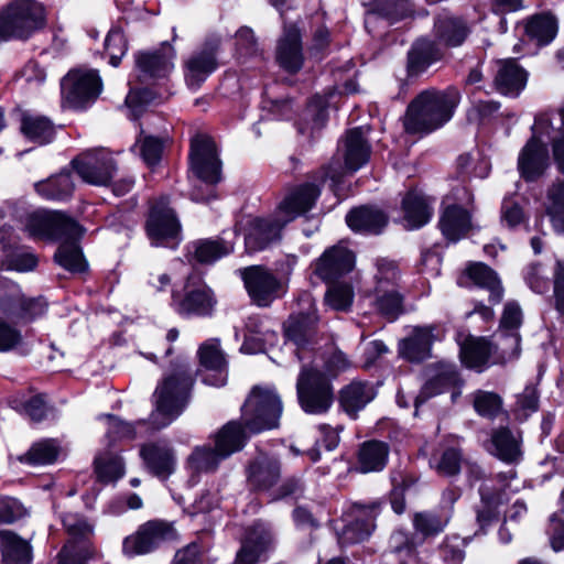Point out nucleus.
Listing matches in <instances>:
<instances>
[{"label": "nucleus", "instance_id": "e2e57ef3", "mask_svg": "<svg viewBox=\"0 0 564 564\" xmlns=\"http://www.w3.org/2000/svg\"><path fill=\"white\" fill-rule=\"evenodd\" d=\"M105 48L110 56V64L117 67L127 51V41L119 28L111 29L105 40Z\"/></svg>", "mask_w": 564, "mask_h": 564}, {"label": "nucleus", "instance_id": "20e7f679", "mask_svg": "<svg viewBox=\"0 0 564 564\" xmlns=\"http://www.w3.org/2000/svg\"><path fill=\"white\" fill-rule=\"evenodd\" d=\"M189 163L193 174L206 183L208 186L215 185L221 178V162L218 158L216 144L213 139L205 133H196L191 139ZM192 199L196 202H206L214 196V188L208 187L204 195L198 188L192 194Z\"/></svg>", "mask_w": 564, "mask_h": 564}, {"label": "nucleus", "instance_id": "0eeeda50", "mask_svg": "<svg viewBox=\"0 0 564 564\" xmlns=\"http://www.w3.org/2000/svg\"><path fill=\"white\" fill-rule=\"evenodd\" d=\"M102 88L96 70L73 69L62 80L65 102L74 109H83L94 102Z\"/></svg>", "mask_w": 564, "mask_h": 564}, {"label": "nucleus", "instance_id": "f3484780", "mask_svg": "<svg viewBox=\"0 0 564 564\" xmlns=\"http://www.w3.org/2000/svg\"><path fill=\"white\" fill-rule=\"evenodd\" d=\"M281 215L269 218H253L249 221L245 237L249 251H260L280 238L281 229L286 225Z\"/></svg>", "mask_w": 564, "mask_h": 564}, {"label": "nucleus", "instance_id": "b1692460", "mask_svg": "<svg viewBox=\"0 0 564 564\" xmlns=\"http://www.w3.org/2000/svg\"><path fill=\"white\" fill-rule=\"evenodd\" d=\"M174 56L173 47L164 43L155 51L138 53L135 64L143 77L162 78L172 72Z\"/></svg>", "mask_w": 564, "mask_h": 564}, {"label": "nucleus", "instance_id": "72a5a7b5", "mask_svg": "<svg viewBox=\"0 0 564 564\" xmlns=\"http://www.w3.org/2000/svg\"><path fill=\"white\" fill-rule=\"evenodd\" d=\"M344 149L345 165L351 172L359 170L369 161L371 147L360 127L347 131Z\"/></svg>", "mask_w": 564, "mask_h": 564}, {"label": "nucleus", "instance_id": "4d7b16f0", "mask_svg": "<svg viewBox=\"0 0 564 564\" xmlns=\"http://www.w3.org/2000/svg\"><path fill=\"white\" fill-rule=\"evenodd\" d=\"M352 299V288L348 283L332 284L325 294L326 304L335 311H347Z\"/></svg>", "mask_w": 564, "mask_h": 564}, {"label": "nucleus", "instance_id": "39448f33", "mask_svg": "<svg viewBox=\"0 0 564 564\" xmlns=\"http://www.w3.org/2000/svg\"><path fill=\"white\" fill-rule=\"evenodd\" d=\"M296 394L301 409L307 414L327 413L335 400L330 378L324 371L310 366H303L299 373Z\"/></svg>", "mask_w": 564, "mask_h": 564}, {"label": "nucleus", "instance_id": "ea45409f", "mask_svg": "<svg viewBox=\"0 0 564 564\" xmlns=\"http://www.w3.org/2000/svg\"><path fill=\"white\" fill-rule=\"evenodd\" d=\"M247 432L242 422L227 423L216 435L217 451H220V455L226 458L240 451L246 443Z\"/></svg>", "mask_w": 564, "mask_h": 564}, {"label": "nucleus", "instance_id": "8fccbe9b", "mask_svg": "<svg viewBox=\"0 0 564 564\" xmlns=\"http://www.w3.org/2000/svg\"><path fill=\"white\" fill-rule=\"evenodd\" d=\"M77 242L78 240L61 243L55 253L56 262L72 272H82L86 268L85 259Z\"/></svg>", "mask_w": 564, "mask_h": 564}, {"label": "nucleus", "instance_id": "e433bc0d", "mask_svg": "<svg viewBox=\"0 0 564 564\" xmlns=\"http://www.w3.org/2000/svg\"><path fill=\"white\" fill-rule=\"evenodd\" d=\"M173 305L182 315H208L213 310V299L210 293L204 288L187 290L183 299L177 300L173 293Z\"/></svg>", "mask_w": 564, "mask_h": 564}, {"label": "nucleus", "instance_id": "49530a36", "mask_svg": "<svg viewBox=\"0 0 564 564\" xmlns=\"http://www.w3.org/2000/svg\"><path fill=\"white\" fill-rule=\"evenodd\" d=\"M522 322L523 314L519 303L516 301L507 302L502 311L499 327L503 333L511 332V334L507 335L513 339L518 351L520 350L521 336L517 330L522 325Z\"/></svg>", "mask_w": 564, "mask_h": 564}, {"label": "nucleus", "instance_id": "f03ea898", "mask_svg": "<svg viewBox=\"0 0 564 564\" xmlns=\"http://www.w3.org/2000/svg\"><path fill=\"white\" fill-rule=\"evenodd\" d=\"M46 25V11L35 0H13L0 9V43L26 41Z\"/></svg>", "mask_w": 564, "mask_h": 564}, {"label": "nucleus", "instance_id": "a211bd4d", "mask_svg": "<svg viewBox=\"0 0 564 564\" xmlns=\"http://www.w3.org/2000/svg\"><path fill=\"white\" fill-rule=\"evenodd\" d=\"M180 224L174 212L169 207V199L162 197L152 207L147 221L149 237L155 242L177 235Z\"/></svg>", "mask_w": 564, "mask_h": 564}, {"label": "nucleus", "instance_id": "864d4df0", "mask_svg": "<svg viewBox=\"0 0 564 564\" xmlns=\"http://www.w3.org/2000/svg\"><path fill=\"white\" fill-rule=\"evenodd\" d=\"M463 451L459 447H446L435 466L436 473L442 477H456L462 470L464 464Z\"/></svg>", "mask_w": 564, "mask_h": 564}, {"label": "nucleus", "instance_id": "f257e3e1", "mask_svg": "<svg viewBox=\"0 0 564 564\" xmlns=\"http://www.w3.org/2000/svg\"><path fill=\"white\" fill-rule=\"evenodd\" d=\"M193 383V373L184 362L174 364L172 371L162 378L152 397L154 410L150 423L155 430L167 426L181 415L188 403Z\"/></svg>", "mask_w": 564, "mask_h": 564}, {"label": "nucleus", "instance_id": "bb28decb", "mask_svg": "<svg viewBox=\"0 0 564 564\" xmlns=\"http://www.w3.org/2000/svg\"><path fill=\"white\" fill-rule=\"evenodd\" d=\"M400 216L395 220L406 230L423 226V187L415 184L405 188L400 195Z\"/></svg>", "mask_w": 564, "mask_h": 564}, {"label": "nucleus", "instance_id": "69168bd1", "mask_svg": "<svg viewBox=\"0 0 564 564\" xmlns=\"http://www.w3.org/2000/svg\"><path fill=\"white\" fill-rule=\"evenodd\" d=\"M23 343L21 330L0 316V352L18 348Z\"/></svg>", "mask_w": 564, "mask_h": 564}, {"label": "nucleus", "instance_id": "37998d69", "mask_svg": "<svg viewBox=\"0 0 564 564\" xmlns=\"http://www.w3.org/2000/svg\"><path fill=\"white\" fill-rule=\"evenodd\" d=\"M54 212L34 210L17 216L22 228L29 236L40 239H48L52 235L51 226L54 221Z\"/></svg>", "mask_w": 564, "mask_h": 564}, {"label": "nucleus", "instance_id": "a19ab883", "mask_svg": "<svg viewBox=\"0 0 564 564\" xmlns=\"http://www.w3.org/2000/svg\"><path fill=\"white\" fill-rule=\"evenodd\" d=\"M199 362L203 367L209 370L218 372V377L215 381L204 379L206 383L214 386H223L226 382V359L223 351L219 348V343L216 339L209 340L203 344L198 349Z\"/></svg>", "mask_w": 564, "mask_h": 564}, {"label": "nucleus", "instance_id": "338daca9", "mask_svg": "<svg viewBox=\"0 0 564 564\" xmlns=\"http://www.w3.org/2000/svg\"><path fill=\"white\" fill-rule=\"evenodd\" d=\"M46 306L47 304L43 297L23 296L21 305H19L17 314H14L13 317L21 319L23 322H31L34 318L43 315L46 310Z\"/></svg>", "mask_w": 564, "mask_h": 564}, {"label": "nucleus", "instance_id": "dca6fc26", "mask_svg": "<svg viewBox=\"0 0 564 564\" xmlns=\"http://www.w3.org/2000/svg\"><path fill=\"white\" fill-rule=\"evenodd\" d=\"M355 267V256L343 246H334L324 251L314 264V273L325 282L349 273Z\"/></svg>", "mask_w": 564, "mask_h": 564}, {"label": "nucleus", "instance_id": "2eb2a0df", "mask_svg": "<svg viewBox=\"0 0 564 564\" xmlns=\"http://www.w3.org/2000/svg\"><path fill=\"white\" fill-rule=\"evenodd\" d=\"M380 503L364 505L355 502L351 507V520L343 529L339 541L341 544L359 543L370 536L375 529V520L379 513Z\"/></svg>", "mask_w": 564, "mask_h": 564}, {"label": "nucleus", "instance_id": "79ce46f5", "mask_svg": "<svg viewBox=\"0 0 564 564\" xmlns=\"http://www.w3.org/2000/svg\"><path fill=\"white\" fill-rule=\"evenodd\" d=\"M35 191L45 199L63 200L74 192V183L69 172H61L35 184Z\"/></svg>", "mask_w": 564, "mask_h": 564}, {"label": "nucleus", "instance_id": "f8f14e48", "mask_svg": "<svg viewBox=\"0 0 564 564\" xmlns=\"http://www.w3.org/2000/svg\"><path fill=\"white\" fill-rule=\"evenodd\" d=\"M241 276L246 290L256 305L269 306L278 296L281 283L267 268L262 265L245 268Z\"/></svg>", "mask_w": 564, "mask_h": 564}, {"label": "nucleus", "instance_id": "13d9d810", "mask_svg": "<svg viewBox=\"0 0 564 564\" xmlns=\"http://www.w3.org/2000/svg\"><path fill=\"white\" fill-rule=\"evenodd\" d=\"M231 251L232 247L224 241L205 240L197 245L195 257L202 263H212Z\"/></svg>", "mask_w": 564, "mask_h": 564}, {"label": "nucleus", "instance_id": "9d476101", "mask_svg": "<svg viewBox=\"0 0 564 564\" xmlns=\"http://www.w3.org/2000/svg\"><path fill=\"white\" fill-rule=\"evenodd\" d=\"M176 535L172 523L162 520L148 521L123 540L122 551L127 556L143 555L164 542L175 540Z\"/></svg>", "mask_w": 564, "mask_h": 564}, {"label": "nucleus", "instance_id": "3c124183", "mask_svg": "<svg viewBox=\"0 0 564 564\" xmlns=\"http://www.w3.org/2000/svg\"><path fill=\"white\" fill-rule=\"evenodd\" d=\"M23 296L24 294L17 283L6 278H0V313L13 317L19 305H21Z\"/></svg>", "mask_w": 564, "mask_h": 564}, {"label": "nucleus", "instance_id": "603ef678", "mask_svg": "<svg viewBox=\"0 0 564 564\" xmlns=\"http://www.w3.org/2000/svg\"><path fill=\"white\" fill-rule=\"evenodd\" d=\"M220 455V451H217V447H196L192 455L188 458V463L191 468L197 473H208L214 471L219 463L225 459Z\"/></svg>", "mask_w": 564, "mask_h": 564}, {"label": "nucleus", "instance_id": "09e8293b", "mask_svg": "<svg viewBox=\"0 0 564 564\" xmlns=\"http://www.w3.org/2000/svg\"><path fill=\"white\" fill-rule=\"evenodd\" d=\"M473 406L481 417L495 419L502 411L503 400L497 392L477 390L474 395Z\"/></svg>", "mask_w": 564, "mask_h": 564}, {"label": "nucleus", "instance_id": "c756f323", "mask_svg": "<svg viewBox=\"0 0 564 564\" xmlns=\"http://www.w3.org/2000/svg\"><path fill=\"white\" fill-rule=\"evenodd\" d=\"M492 344L486 337H468L460 347L459 358L464 367L482 372L489 365Z\"/></svg>", "mask_w": 564, "mask_h": 564}, {"label": "nucleus", "instance_id": "423d86ee", "mask_svg": "<svg viewBox=\"0 0 564 564\" xmlns=\"http://www.w3.org/2000/svg\"><path fill=\"white\" fill-rule=\"evenodd\" d=\"M62 522L69 539L58 554V564H86L96 554L90 541L93 525L84 517L70 512L63 516Z\"/></svg>", "mask_w": 564, "mask_h": 564}, {"label": "nucleus", "instance_id": "2f4dec72", "mask_svg": "<svg viewBox=\"0 0 564 564\" xmlns=\"http://www.w3.org/2000/svg\"><path fill=\"white\" fill-rule=\"evenodd\" d=\"M376 392L372 386L364 381H351L339 390L340 408L352 417L373 400Z\"/></svg>", "mask_w": 564, "mask_h": 564}, {"label": "nucleus", "instance_id": "cd10ccee", "mask_svg": "<svg viewBox=\"0 0 564 564\" xmlns=\"http://www.w3.org/2000/svg\"><path fill=\"white\" fill-rule=\"evenodd\" d=\"M318 195V186L312 183L303 184L283 199L279 206L278 213L283 217L284 223H290L297 216L310 210Z\"/></svg>", "mask_w": 564, "mask_h": 564}, {"label": "nucleus", "instance_id": "0e129e2a", "mask_svg": "<svg viewBox=\"0 0 564 564\" xmlns=\"http://www.w3.org/2000/svg\"><path fill=\"white\" fill-rule=\"evenodd\" d=\"M376 8L382 15L392 20L403 19L413 12L410 0H376Z\"/></svg>", "mask_w": 564, "mask_h": 564}, {"label": "nucleus", "instance_id": "9b49d317", "mask_svg": "<svg viewBox=\"0 0 564 564\" xmlns=\"http://www.w3.org/2000/svg\"><path fill=\"white\" fill-rule=\"evenodd\" d=\"M551 166L547 144L531 135L518 155V172L525 183H535L545 176Z\"/></svg>", "mask_w": 564, "mask_h": 564}, {"label": "nucleus", "instance_id": "c03bdc74", "mask_svg": "<svg viewBox=\"0 0 564 564\" xmlns=\"http://www.w3.org/2000/svg\"><path fill=\"white\" fill-rule=\"evenodd\" d=\"M54 221L52 223V235L48 236V240L62 241L66 243L74 240H79L84 234V228L68 215L54 212Z\"/></svg>", "mask_w": 564, "mask_h": 564}, {"label": "nucleus", "instance_id": "c9c22d12", "mask_svg": "<svg viewBox=\"0 0 564 564\" xmlns=\"http://www.w3.org/2000/svg\"><path fill=\"white\" fill-rule=\"evenodd\" d=\"M20 122L23 135L37 144L50 143L55 135L54 124L45 116L23 112Z\"/></svg>", "mask_w": 564, "mask_h": 564}, {"label": "nucleus", "instance_id": "680f3d73", "mask_svg": "<svg viewBox=\"0 0 564 564\" xmlns=\"http://www.w3.org/2000/svg\"><path fill=\"white\" fill-rule=\"evenodd\" d=\"M137 145L140 149V155L148 166L156 165L163 152V140L152 137L144 135L138 140Z\"/></svg>", "mask_w": 564, "mask_h": 564}, {"label": "nucleus", "instance_id": "a878e982", "mask_svg": "<svg viewBox=\"0 0 564 564\" xmlns=\"http://www.w3.org/2000/svg\"><path fill=\"white\" fill-rule=\"evenodd\" d=\"M528 75L516 58L505 59L495 76V88L500 95L518 97L527 86Z\"/></svg>", "mask_w": 564, "mask_h": 564}, {"label": "nucleus", "instance_id": "6e6d98bb", "mask_svg": "<svg viewBox=\"0 0 564 564\" xmlns=\"http://www.w3.org/2000/svg\"><path fill=\"white\" fill-rule=\"evenodd\" d=\"M58 455V446L54 440H44L33 444L22 460L34 464L45 465L54 463Z\"/></svg>", "mask_w": 564, "mask_h": 564}, {"label": "nucleus", "instance_id": "5701e85b", "mask_svg": "<svg viewBox=\"0 0 564 564\" xmlns=\"http://www.w3.org/2000/svg\"><path fill=\"white\" fill-rule=\"evenodd\" d=\"M281 477V464L276 458L260 455L248 466L247 481L254 491L268 492Z\"/></svg>", "mask_w": 564, "mask_h": 564}, {"label": "nucleus", "instance_id": "473e14b6", "mask_svg": "<svg viewBox=\"0 0 564 564\" xmlns=\"http://www.w3.org/2000/svg\"><path fill=\"white\" fill-rule=\"evenodd\" d=\"M318 317L315 312L293 314L284 324L285 336L297 347H305L316 341Z\"/></svg>", "mask_w": 564, "mask_h": 564}, {"label": "nucleus", "instance_id": "4be33fe9", "mask_svg": "<svg viewBox=\"0 0 564 564\" xmlns=\"http://www.w3.org/2000/svg\"><path fill=\"white\" fill-rule=\"evenodd\" d=\"M219 41L207 43L206 46L194 53L185 63V80L193 88H198L202 83L217 68L216 52Z\"/></svg>", "mask_w": 564, "mask_h": 564}, {"label": "nucleus", "instance_id": "393cba45", "mask_svg": "<svg viewBox=\"0 0 564 564\" xmlns=\"http://www.w3.org/2000/svg\"><path fill=\"white\" fill-rule=\"evenodd\" d=\"M435 40L447 48L462 46L470 34V29L462 17L438 14L434 18Z\"/></svg>", "mask_w": 564, "mask_h": 564}, {"label": "nucleus", "instance_id": "de8ad7c7", "mask_svg": "<svg viewBox=\"0 0 564 564\" xmlns=\"http://www.w3.org/2000/svg\"><path fill=\"white\" fill-rule=\"evenodd\" d=\"M464 275L473 281L475 285L491 291V297L496 295L495 285L499 284V279L497 272L488 264L470 262L466 267Z\"/></svg>", "mask_w": 564, "mask_h": 564}, {"label": "nucleus", "instance_id": "aec40b11", "mask_svg": "<svg viewBox=\"0 0 564 564\" xmlns=\"http://www.w3.org/2000/svg\"><path fill=\"white\" fill-rule=\"evenodd\" d=\"M348 227L359 234L380 235L389 223L388 214L375 205H360L346 215Z\"/></svg>", "mask_w": 564, "mask_h": 564}, {"label": "nucleus", "instance_id": "4c0bfd02", "mask_svg": "<svg viewBox=\"0 0 564 564\" xmlns=\"http://www.w3.org/2000/svg\"><path fill=\"white\" fill-rule=\"evenodd\" d=\"M1 553L6 564H29L32 560V549L28 541L12 531H1Z\"/></svg>", "mask_w": 564, "mask_h": 564}, {"label": "nucleus", "instance_id": "ddd939ff", "mask_svg": "<svg viewBox=\"0 0 564 564\" xmlns=\"http://www.w3.org/2000/svg\"><path fill=\"white\" fill-rule=\"evenodd\" d=\"M448 198V196L442 198L437 226L448 241L457 242L473 229V216L464 206L447 203Z\"/></svg>", "mask_w": 564, "mask_h": 564}, {"label": "nucleus", "instance_id": "5fc2aeb1", "mask_svg": "<svg viewBox=\"0 0 564 564\" xmlns=\"http://www.w3.org/2000/svg\"><path fill=\"white\" fill-rule=\"evenodd\" d=\"M403 128L409 135L421 139L423 133V93L419 94L408 106L403 116Z\"/></svg>", "mask_w": 564, "mask_h": 564}, {"label": "nucleus", "instance_id": "a18cd8bd", "mask_svg": "<svg viewBox=\"0 0 564 564\" xmlns=\"http://www.w3.org/2000/svg\"><path fill=\"white\" fill-rule=\"evenodd\" d=\"M546 215L553 227L564 231V181L553 183L546 193Z\"/></svg>", "mask_w": 564, "mask_h": 564}, {"label": "nucleus", "instance_id": "774afa93", "mask_svg": "<svg viewBox=\"0 0 564 564\" xmlns=\"http://www.w3.org/2000/svg\"><path fill=\"white\" fill-rule=\"evenodd\" d=\"M553 297L554 308L564 316V261L557 259L553 273Z\"/></svg>", "mask_w": 564, "mask_h": 564}, {"label": "nucleus", "instance_id": "58836bf2", "mask_svg": "<svg viewBox=\"0 0 564 564\" xmlns=\"http://www.w3.org/2000/svg\"><path fill=\"white\" fill-rule=\"evenodd\" d=\"M492 454L506 464H513L522 455L520 444L516 441L512 431L508 426H500L492 431Z\"/></svg>", "mask_w": 564, "mask_h": 564}, {"label": "nucleus", "instance_id": "6e6552de", "mask_svg": "<svg viewBox=\"0 0 564 564\" xmlns=\"http://www.w3.org/2000/svg\"><path fill=\"white\" fill-rule=\"evenodd\" d=\"M460 101V94L454 86L444 90L425 88V135L443 128L452 120Z\"/></svg>", "mask_w": 564, "mask_h": 564}, {"label": "nucleus", "instance_id": "7ed1b4c3", "mask_svg": "<svg viewBox=\"0 0 564 564\" xmlns=\"http://www.w3.org/2000/svg\"><path fill=\"white\" fill-rule=\"evenodd\" d=\"M282 401L274 389L254 386L241 406V422L248 433H260L279 425Z\"/></svg>", "mask_w": 564, "mask_h": 564}, {"label": "nucleus", "instance_id": "6ab92c4d", "mask_svg": "<svg viewBox=\"0 0 564 564\" xmlns=\"http://www.w3.org/2000/svg\"><path fill=\"white\" fill-rule=\"evenodd\" d=\"M274 544V538L269 527L254 523L246 531L241 547L237 553V564H256L260 555Z\"/></svg>", "mask_w": 564, "mask_h": 564}, {"label": "nucleus", "instance_id": "052dcab7", "mask_svg": "<svg viewBox=\"0 0 564 564\" xmlns=\"http://www.w3.org/2000/svg\"><path fill=\"white\" fill-rule=\"evenodd\" d=\"M95 471L102 482L116 481L123 475V464L119 457H98L95 460Z\"/></svg>", "mask_w": 564, "mask_h": 564}, {"label": "nucleus", "instance_id": "7c9ffc66", "mask_svg": "<svg viewBox=\"0 0 564 564\" xmlns=\"http://www.w3.org/2000/svg\"><path fill=\"white\" fill-rule=\"evenodd\" d=\"M389 453L386 442L366 441L358 448L356 469L362 474L381 471L388 463Z\"/></svg>", "mask_w": 564, "mask_h": 564}, {"label": "nucleus", "instance_id": "bf43d9fd", "mask_svg": "<svg viewBox=\"0 0 564 564\" xmlns=\"http://www.w3.org/2000/svg\"><path fill=\"white\" fill-rule=\"evenodd\" d=\"M399 354L410 362H420L423 359V330L414 328L413 334L399 344Z\"/></svg>", "mask_w": 564, "mask_h": 564}, {"label": "nucleus", "instance_id": "c85d7f7f", "mask_svg": "<svg viewBox=\"0 0 564 564\" xmlns=\"http://www.w3.org/2000/svg\"><path fill=\"white\" fill-rule=\"evenodd\" d=\"M558 32V20L551 11L535 13L524 23V35L539 47L547 46Z\"/></svg>", "mask_w": 564, "mask_h": 564}, {"label": "nucleus", "instance_id": "412c9836", "mask_svg": "<svg viewBox=\"0 0 564 564\" xmlns=\"http://www.w3.org/2000/svg\"><path fill=\"white\" fill-rule=\"evenodd\" d=\"M276 61L289 73H296L303 66V50L300 30L294 24L284 25L276 45Z\"/></svg>", "mask_w": 564, "mask_h": 564}, {"label": "nucleus", "instance_id": "f704fd0d", "mask_svg": "<svg viewBox=\"0 0 564 564\" xmlns=\"http://www.w3.org/2000/svg\"><path fill=\"white\" fill-rule=\"evenodd\" d=\"M141 455L147 467L155 476L165 479L175 468V457L171 447L161 444H148L142 446Z\"/></svg>", "mask_w": 564, "mask_h": 564}, {"label": "nucleus", "instance_id": "4468645a", "mask_svg": "<svg viewBox=\"0 0 564 564\" xmlns=\"http://www.w3.org/2000/svg\"><path fill=\"white\" fill-rule=\"evenodd\" d=\"M433 370V375L425 380V401L441 393L452 391V398L460 394L464 379L455 364L444 360L433 365H425V373Z\"/></svg>", "mask_w": 564, "mask_h": 564}, {"label": "nucleus", "instance_id": "1a4fd4ad", "mask_svg": "<svg viewBox=\"0 0 564 564\" xmlns=\"http://www.w3.org/2000/svg\"><path fill=\"white\" fill-rule=\"evenodd\" d=\"M72 166L85 183L96 186L109 185L118 171L115 158L104 149L80 154L72 161Z\"/></svg>", "mask_w": 564, "mask_h": 564}]
</instances>
